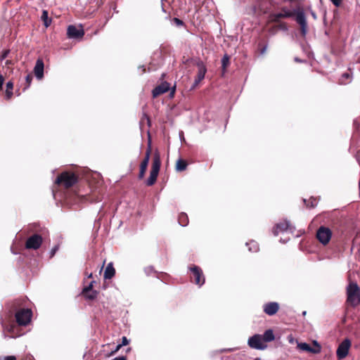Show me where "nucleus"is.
<instances>
[{
    "mask_svg": "<svg viewBox=\"0 0 360 360\" xmlns=\"http://www.w3.org/2000/svg\"><path fill=\"white\" fill-rule=\"evenodd\" d=\"M281 12L284 18H291L295 15V20L300 25L302 35H306L307 32V22L304 12L302 9L298 8L297 10L292 11L287 7H283L281 8Z\"/></svg>",
    "mask_w": 360,
    "mask_h": 360,
    "instance_id": "f257e3e1",
    "label": "nucleus"
},
{
    "mask_svg": "<svg viewBox=\"0 0 360 360\" xmlns=\"http://www.w3.org/2000/svg\"><path fill=\"white\" fill-rule=\"evenodd\" d=\"M347 302L353 307L360 304V288L355 282H351L347 287Z\"/></svg>",
    "mask_w": 360,
    "mask_h": 360,
    "instance_id": "f03ea898",
    "label": "nucleus"
},
{
    "mask_svg": "<svg viewBox=\"0 0 360 360\" xmlns=\"http://www.w3.org/2000/svg\"><path fill=\"white\" fill-rule=\"evenodd\" d=\"M161 165L160 158L158 153L155 154L152 163V168L150 172V176L146 181V184L149 186H153L157 179Z\"/></svg>",
    "mask_w": 360,
    "mask_h": 360,
    "instance_id": "7ed1b4c3",
    "label": "nucleus"
},
{
    "mask_svg": "<svg viewBox=\"0 0 360 360\" xmlns=\"http://www.w3.org/2000/svg\"><path fill=\"white\" fill-rule=\"evenodd\" d=\"M77 176L73 173L63 172L56 180L58 184H63L65 188L73 186L77 182Z\"/></svg>",
    "mask_w": 360,
    "mask_h": 360,
    "instance_id": "20e7f679",
    "label": "nucleus"
},
{
    "mask_svg": "<svg viewBox=\"0 0 360 360\" xmlns=\"http://www.w3.org/2000/svg\"><path fill=\"white\" fill-rule=\"evenodd\" d=\"M317 240L323 245L328 244L332 237L331 230L326 226H320L316 231Z\"/></svg>",
    "mask_w": 360,
    "mask_h": 360,
    "instance_id": "39448f33",
    "label": "nucleus"
},
{
    "mask_svg": "<svg viewBox=\"0 0 360 360\" xmlns=\"http://www.w3.org/2000/svg\"><path fill=\"white\" fill-rule=\"evenodd\" d=\"M248 343L250 347L255 349L264 350L267 347V345L264 342L262 336L259 334H256L250 337L248 339Z\"/></svg>",
    "mask_w": 360,
    "mask_h": 360,
    "instance_id": "423d86ee",
    "label": "nucleus"
},
{
    "mask_svg": "<svg viewBox=\"0 0 360 360\" xmlns=\"http://www.w3.org/2000/svg\"><path fill=\"white\" fill-rule=\"evenodd\" d=\"M32 311L28 309H23L15 314L16 321L19 325L26 326L31 321Z\"/></svg>",
    "mask_w": 360,
    "mask_h": 360,
    "instance_id": "0eeeda50",
    "label": "nucleus"
},
{
    "mask_svg": "<svg viewBox=\"0 0 360 360\" xmlns=\"http://www.w3.org/2000/svg\"><path fill=\"white\" fill-rule=\"evenodd\" d=\"M351 342L349 339L344 340L338 346L336 351L337 356L339 359L345 358L349 352Z\"/></svg>",
    "mask_w": 360,
    "mask_h": 360,
    "instance_id": "6e6552de",
    "label": "nucleus"
},
{
    "mask_svg": "<svg viewBox=\"0 0 360 360\" xmlns=\"http://www.w3.org/2000/svg\"><path fill=\"white\" fill-rule=\"evenodd\" d=\"M42 243V238L38 234H34L27 238L25 244L27 249L37 250Z\"/></svg>",
    "mask_w": 360,
    "mask_h": 360,
    "instance_id": "1a4fd4ad",
    "label": "nucleus"
},
{
    "mask_svg": "<svg viewBox=\"0 0 360 360\" xmlns=\"http://www.w3.org/2000/svg\"><path fill=\"white\" fill-rule=\"evenodd\" d=\"M67 34L70 39L82 38L84 32L82 25L77 27L75 25H69L67 30Z\"/></svg>",
    "mask_w": 360,
    "mask_h": 360,
    "instance_id": "9d476101",
    "label": "nucleus"
},
{
    "mask_svg": "<svg viewBox=\"0 0 360 360\" xmlns=\"http://www.w3.org/2000/svg\"><path fill=\"white\" fill-rule=\"evenodd\" d=\"M295 228L292 226L288 221H283L277 224L273 231L275 236H277L279 233H283L289 231L290 233H293Z\"/></svg>",
    "mask_w": 360,
    "mask_h": 360,
    "instance_id": "9b49d317",
    "label": "nucleus"
},
{
    "mask_svg": "<svg viewBox=\"0 0 360 360\" xmlns=\"http://www.w3.org/2000/svg\"><path fill=\"white\" fill-rule=\"evenodd\" d=\"M150 146H148V148L147 149L145 158L142 160L141 165H140V169H139V178L143 179L145 176V173L146 172L148 165L150 160Z\"/></svg>",
    "mask_w": 360,
    "mask_h": 360,
    "instance_id": "f8f14e48",
    "label": "nucleus"
},
{
    "mask_svg": "<svg viewBox=\"0 0 360 360\" xmlns=\"http://www.w3.org/2000/svg\"><path fill=\"white\" fill-rule=\"evenodd\" d=\"M190 270L193 274L195 283L199 286L202 285L205 283V277L202 270L196 266L191 267Z\"/></svg>",
    "mask_w": 360,
    "mask_h": 360,
    "instance_id": "ddd939ff",
    "label": "nucleus"
},
{
    "mask_svg": "<svg viewBox=\"0 0 360 360\" xmlns=\"http://www.w3.org/2000/svg\"><path fill=\"white\" fill-rule=\"evenodd\" d=\"M170 89V84L167 82H162L160 85L157 86L153 90V96L154 98L160 96V94H165L167 91H168Z\"/></svg>",
    "mask_w": 360,
    "mask_h": 360,
    "instance_id": "4468645a",
    "label": "nucleus"
},
{
    "mask_svg": "<svg viewBox=\"0 0 360 360\" xmlns=\"http://www.w3.org/2000/svg\"><path fill=\"white\" fill-rule=\"evenodd\" d=\"M264 311L269 316H273L278 311L279 305L277 302H269L264 305Z\"/></svg>",
    "mask_w": 360,
    "mask_h": 360,
    "instance_id": "2eb2a0df",
    "label": "nucleus"
},
{
    "mask_svg": "<svg viewBox=\"0 0 360 360\" xmlns=\"http://www.w3.org/2000/svg\"><path fill=\"white\" fill-rule=\"evenodd\" d=\"M44 62L41 59H38L36 62L34 68V72L35 75V77L38 79H41L44 77Z\"/></svg>",
    "mask_w": 360,
    "mask_h": 360,
    "instance_id": "dca6fc26",
    "label": "nucleus"
},
{
    "mask_svg": "<svg viewBox=\"0 0 360 360\" xmlns=\"http://www.w3.org/2000/svg\"><path fill=\"white\" fill-rule=\"evenodd\" d=\"M206 68L203 65L199 66L198 72L194 82V86H197L205 77Z\"/></svg>",
    "mask_w": 360,
    "mask_h": 360,
    "instance_id": "f3484780",
    "label": "nucleus"
},
{
    "mask_svg": "<svg viewBox=\"0 0 360 360\" xmlns=\"http://www.w3.org/2000/svg\"><path fill=\"white\" fill-rule=\"evenodd\" d=\"M115 274V270L112 266V263H109L104 271V278L105 279H110L112 278Z\"/></svg>",
    "mask_w": 360,
    "mask_h": 360,
    "instance_id": "a211bd4d",
    "label": "nucleus"
},
{
    "mask_svg": "<svg viewBox=\"0 0 360 360\" xmlns=\"http://www.w3.org/2000/svg\"><path fill=\"white\" fill-rule=\"evenodd\" d=\"M262 336L265 343L271 342L275 339L274 331L271 329L266 330Z\"/></svg>",
    "mask_w": 360,
    "mask_h": 360,
    "instance_id": "6ab92c4d",
    "label": "nucleus"
},
{
    "mask_svg": "<svg viewBox=\"0 0 360 360\" xmlns=\"http://www.w3.org/2000/svg\"><path fill=\"white\" fill-rule=\"evenodd\" d=\"M13 84L11 82H8L6 84V99H10L13 96Z\"/></svg>",
    "mask_w": 360,
    "mask_h": 360,
    "instance_id": "aec40b11",
    "label": "nucleus"
},
{
    "mask_svg": "<svg viewBox=\"0 0 360 360\" xmlns=\"http://www.w3.org/2000/svg\"><path fill=\"white\" fill-rule=\"evenodd\" d=\"M187 163L182 159H179L176 162V169L177 171L182 172L186 169Z\"/></svg>",
    "mask_w": 360,
    "mask_h": 360,
    "instance_id": "412c9836",
    "label": "nucleus"
},
{
    "mask_svg": "<svg viewBox=\"0 0 360 360\" xmlns=\"http://www.w3.org/2000/svg\"><path fill=\"white\" fill-rule=\"evenodd\" d=\"M41 19L43 20L45 27H49L51 23V20L49 18L48 12L46 10H43Z\"/></svg>",
    "mask_w": 360,
    "mask_h": 360,
    "instance_id": "4be33fe9",
    "label": "nucleus"
},
{
    "mask_svg": "<svg viewBox=\"0 0 360 360\" xmlns=\"http://www.w3.org/2000/svg\"><path fill=\"white\" fill-rule=\"evenodd\" d=\"M129 343V340H127V338L126 337H122V343L121 344H118L115 349L114 350H112L110 355H112L114 354L115 353H116L122 346H124V345H128Z\"/></svg>",
    "mask_w": 360,
    "mask_h": 360,
    "instance_id": "5701e85b",
    "label": "nucleus"
},
{
    "mask_svg": "<svg viewBox=\"0 0 360 360\" xmlns=\"http://www.w3.org/2000/svg\"><path fill=\"white\" fill-rule=\"evenodd\" d=\"M179 223L182 226H186L188 223V218L186 214L181 213L179 216Z\"/></svg>",
    "mask_w": 360,
    "mask_h": 360,
    "instance_id": "b1692460",
    "label": "nucleus"
},
{
    "mask_svg": "<svg viewBox=\"0 0 360 360\" xmlns=\"http://www.w3.org/2000/svg\"><path fill=\"white\" fill-rule=\"evenodd\" d=\"M321 351V347L316 340L313 341V347H311V353L319 354Z\"/></svg>",
    "mask_w": 360,
    "mask_h": 360,
    "instance_id": "393cba45",
    "label": "nucleus"
},
{
    "mask_svg": "<svg viewBox=\"0 0 360 360\" xmlns=\"http://www.w3.org/2000/svg\"><path fill=\"white\" fill-rule=\"evenodd\" d=\"M83 294L86 299L93 300L95 298H96L98 295V292L96 290H90L86 292H83Z\"/></svg>",
    "mask_w": 360,
    "mask_h": 360,
    "instance_id": "a878e982",
    "label": "nucleus"
},
{
    "mask_svg": "<svg viewBox=\"0 0 360 360\" xmlns=\"http://www.w3.org/2000/svg\"><path fill=\"white\" fill-rule=\"evenodd\" d=\"M246 245L248 246V249L250 252H257L259 250V245L257 242L251 241L250 243H247Z\"/></svg>",
    "mask_w": 360,
    "mask_h": 360,
    "instance_id": "bb28decb",
    "label": "nucleus"
},
{
    "mask_svg": "<svg viewBox=\"0 0 360 360\" xmlns=\"http://www.w3.org/2000/svg\"><path fill=\"white\" fill-rule=\"evenodd\" d=\"M270 20L272 22H278L280 18H284L282 12L277 13H271L269 15Z\"/></svg>",
    "mask_w": 360,
    "mask_h": 360,
    "instance_id": "cd10ccee",
    "label": "nucleus"
},
{
    "mask_svg": "<svg viewBox=\"0 0 360 360\" xmlns=\"http://www.w3.org/2000/svg\"><path fill=\"white\" fill-rule=\"evenodd\" d=\"M297 347L302 351H306L311 353V346L306 342L298 343Z\"/></svg>",
    "mask_w": 360,
    "mask_h": 360,
    "instance_id": "c85d7f7f",
    "label": "nucleus"
},
{
    "mask_svg": "<svg viewBox=\"0 0 360 360\" xmlns=\"http://www.w3.org/2000/svg\"><path fill=\"white\" fill-rule=\"evenodd\" d=\"M229 58L228 56L225 55L221 59V63L224 68H226L229 63Z\"/></svg>",
    "mask_w": 360,
    "mask_h": 360,
    "instance_id": "c756f323",
    "label": "nucleus"
},
{
    "mask_svg": "<svg viewBox=\"0 0 360 360\" xmlns=\"http://www.w3.org/2000/svg\"><path fill=\"white\" fill-rule=\"evenodd\" d=\"M59 249V245H55L50 252V257H53Z\"/></svg>",
    "mask_w": 360,
    "mask_h": 360,
    "instance_id": "7c9ffc66",
    "label": "nucleus"
},
{
    "mask_svg": "<svg viewBox=\"0 0 360 360\" xmlns=\"http://www.w3.org/2000/svg\"><path fill=\"white\" fill-rule=\"evenodd\" d=\"M94 283V281H91L88 286L84 288V290H83V292H89L90 290H93L92 288H93V283Z\"/></svg>",
    "mask_w": 360,
    "mask_h": 360,
    "instance_id": "2f4dec72",
    "label": "nucleus"
},
{
    "mask_svg": "<svg viewBox=\"0 0 360 360\" xmlns=\"http://www.w3.org/2000/svg\"><path fill=\"white\" fill-rule=\"evenodd\" d=\"M26 82L27 83V86L30 85L31 81L32 79V76L31 75H27L25 77Z\"/></svg>",
    "mask_w": 360,
    "mask_h": 360,
    "instance_id": "473e14b6",
    "label": "nucleus"
},
{
    "mask_svg": "<svg viewBox=\"0 0 360 360\" xmlns=\"http://www.w3.org/2000/svg\"><path fill=\"white\" fill-rule=\"evenodd\" d=\"M335 6H340L341 3H342V0H330Z\"/></svg>",
    "mask_w": 360,
    "mask_h": 360,
    "instance_id": "72a5a7b5",
    "label": "nucleus"
},
{
    "mask_svg": "<svg viewBox=\"0 0 360 360\" xmlns=\"http://www.w3.org/2000/svg\"><path fill=\"white\" fill-rule=\"evenodd\" d=\"M153 270L152 266H148L145 269V271L148 275L150 274L153 272Z\"/></svg>",
    "mask_w": 360,
    "mask_h": 360,
    "instance_id": "f704fd0d",
    "label": "nucleus"
},
{
    "mask_svg": "<svg viewBox=\"0 0 360 360\" xmlns=\"http://www.w3.org/2000/svg\"><path fill=\"white\" fill-rule=\"evenodd\" d=\"M8 53H9V51H8V50L4 51L1 56V59L4 60V58H6L7 57Z\"/></svg>",
    "mask_w": 360,
    "mask_h": 360,
    "instance_id": "c9c22d12",
    "label": "nucleus"
},
{
    "mask_svg": "<svg viewBox=\"0 0 360 360\" xmlns=\"http://www.w3.org/2000/svg\"><path fill=\"white\" fill-rule=\"evenodd\" d=\"M342 79H350L351 75L349 73H344L342 75Z\"/></svg>",
    "mask_w": 360,
    "mask_h": 360,
    "instance_id": "e433bc0d",
    "label": "nucleus"
},
{
    "mask_svg": "<svg viewBox=\"0 0 360 360\" xmlns=\"http://www.w3.org/2000/svg\"><path fill=\"white\" fill-rule=\"evenodd\" d=\"M4 82V78L2 75H0V90L2 89Z\"/></svg>",
    "mask_w": 360,
    "mask_h": 360,
    "instance_id": "4c0bfd02",
    "label": "nucleus"
},
{
    "mask_svg": "<svg viewBox=\"0 0 360 360\" xmlns=\"http://www.w3.org/2000/svg\"><path fill=\"white\" fill-rule=\"evenodd\" d=\"M4 360H16L15 356H7L4 358Z\"/></svg>",
    "mask_w": 360,
    "mask_h": 360,
    "instance_id": "58836bf2",
    "label": "nucleus"
},
{
    "mask_svg": "<svg viewBox=\"0 0 360 360\" xmlns=\"http://www.w3.org/2000/svg\"><path fill=\"white\" fill-rule=\"evenodd\" d=\"M174 20L175 21V22L178 25H181L183 24V22L181 20L178 19V18H174Z\"/></svg>",
    "mask_w": 360,
    "mask_h": 360,
    "instance_id": "ea45409f",
    "label": "nucleus"
},
{
    "mask_svg": "<svg viewBox=\"0 0 360 360\" xmlns=\"http://www.w3.org/2000/svg\"><path fill=\"white\" fill-rule=\"evenodd\" d=\"M316 204H317V202H316V199H312L310 207H313L316 206Z\"/></svg>",
    "mask_w": 360,
    "mask_h": 360,
    "instance_id": "a19ab883",
    "label": "nucleus"
},
{
    "mask_svg": "<svg viewBox=\"0 0 360 360\" xmlns=\"http://www.w3.org/2000/svg\"><path fill=\"white\" fill-rule=\"evenodd\" d=\"M112 360H127V359H126V357H124V356H118Z\"/></svg>",
    "mask_w": 360,
    "mask_h": 360,
    "instance_id": "79ce46f5",
    "label": "nucleus"
},
{
    "mask_svg": "<svg viewBox=\"0 0 360 360\" xmlns=\"http://www.w3.org/2000/svg\"><path fill=\"white\" fill-rule=\"evenodd\" d=\"M174 91H175V86H174L172 89V91L170 92V96L172 97L174 94Z\"/></svg>",
    "mask_w": 360,
    "mask_h": 360,
    "instance_id": "37998d69",
    "label": "nucleus"
},
{
    "mask_svg": "<svg viewBox=\"0 0 360 360\" xmlns=\"http://www.w3.org/2000/svg\"><path fill=\"white\" fill-rule=\"evenodd\" d=\"M311 15L314 17V18H316V14L314 12H311Z\"/></svg>",
    "mask_w": 360,
    "mask_h": 360,
    "instance_id": "c03bdc74",
    "label": "nucleus"
},
{
    "mask_svg": "<svg viewBox=\"0 0 360 360\" xmlns=\"http://www.w3.org/2000/svg\"><path fill=\"white\" fill-rule=\"evenodd\" d=\"M92 276V274H89L88 277L91 278Z\"/></svg>",
    "mask_w": 360,
    "mask_h": 360,
    "instance_id": "a18cd8bd",
    "label": "nucleus"
},
{
    "mask_svg": "<svg viewBox=\"0 0 360 360\" xmlns=\"http://www.w3.org/2000/svg\"><path fill=\"white\" fill-rule=\"evenodd\" d=\"M288 240V238L283 241V243H286Z\"/></svg>",
    "mask_w": 360,
    "mask_h": 360,
    "instance_id": "49530a36",
    "label": "nucleus"
},
{
    "mask_svg": "<svg viewBox=\"0 0 360 360\" xmlns=\"http://www.w3.org/2000/svg\"><path fill=\"white\" fill-rule=\"evenodd\" d=\"M257 360H260V359H257Z\"/></svg>",
    "mask_w": 360,
    "mask_h": 360,
    "instance_id": "de8ad7c7",
    "label": "nucleus"
}]
</instances>
